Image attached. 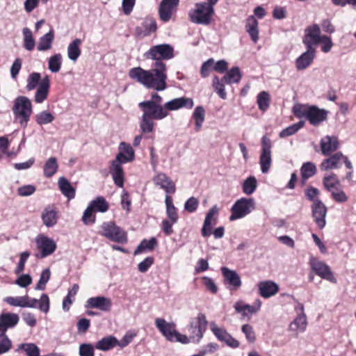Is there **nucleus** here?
<instances>
[{
    "mask_svg": "<svg viewBox=\"0 0 356 356\" xmlns=\"http://www.w3.org/2000/svg\"><path fill=\"white\" fill-rule=\"evenodd\" d=\"M213 13V6L207 2H202L196 3L195 9L189 13V16L193 23L208 25Z\"/></svg>",
    "mask_w": 356,
    "mask_h": 356,
    "instance_id": "6",
    "label": "nucleus"
},
{
    "mask_svg": "<svg viewBox=\"0 0 356 356\" xmlns=\"http://www.w3.org/2000/svg\"><path fill=\"white\" fill-rule=\"evenodd\" d=\"M270 95L268 92L261 91L257 95V103L260 111H266L270 106Z\"/></svg>",
    "mask_w": 356,
    "mask_h": 356,
    "instance_id": "43",
    "label": "nucleus"
},
{
    "mask_svg": "<svg viewBox=\"0 0 356 356\" xmlns=\"http://www.w3.org/2000/svg\"><path fill=\"white\" fill-rule=\"evenodd\" d=\"M54 39V33L53 29H51L47 33L42 36L38 42V50L44 51L49 50L51 48L52 42Z\"/></svg>",
    "mask_w": 356,
    "mask_h": 356,
    "instance_id": "37",
    "label": "nucleus"
},
{
    "mask_svg": "<svg viewBox=\"0 0 356 356\" xmlns=\"http://www.w3.org/2000/svg\"><path fill=\"white\" fill-rule=\"evenodd\" d=\"M13 112L15 120L26 128L33 113L31 101L26 96H18L14 100Z\"/></svg>",
    "mask_w": 356,
    "mask_h": 356,
    "instance_id": "4",
    "label": "nucleus"
},
{
    "mask_svg": "<svg viewBox=\"0 0 356 356\" xmlns=\"http://www.w3.org/2000/svg\"><path fill=\"white\" fill-rule=\"evenodd\" d=\"M258 289L261 296L268 298L278 292L279 286L274 282L268 280L259 282Z\"/></svg>",
    "mask_w": 356,
    "mask_h": 356,
    "instance_id": "30",
    "label": "nucleus"
},
{
    "mask_svg": "<svg viewBox=\"0 0 356 356\" xmlns=\"http://www.w3.org/2000/svg\"><path fill=\"white\" fill-rule=\"evenodd\" d=\"M35 190V187L33 185L28 184L18 188L17 193L19 195L26 197L33 194Z\"/></svg>",
    "mask_w": 356,
    "mask_h": 356,
    "instance_id": "63",
    "label": "nucleus"
},
{
    "mask_svg": "<svg viewBox=\"0 0 356 356\" xmlns=\"http://www.w3.org/2000/svg\"><path fill=\"white\" fill-rule=\"evenodd\" d=\"M295 309L298 313L296 318L290 323L289 330L295 332L296 334L304 332L307 326V317L304 313V306L299 303Z\"/></svg>",
    "mask_w": 356,
    "mask_h": 356,
    "instance_id": "16",
    "label": "nucleus"
},
{
    "mask_svg": "<svg viewBox=\"0 0 356 356\" xmlns=\"http://www.w3.org/2000/svg\"><path fill=\"white\" fill-rule=\"evenodd\" d=\"M143 113L140 121V129L143 134H149L153 131L154 122L153 120H161L165 117L158 118L157 114H154L152 111H149L143 107H140Z\"/></svg>",
    "mask_w": 356,
    "mask_h": 356,
    "instance_id": "15",
    "label": "nucleus"
},
{
    "mask_svg": "<svg viewBox=\"0 0 356 356\" xmlns=\"http://www.w3.org/2000/svg\"><path fill=\"white\" fill-rule=\"evenodd\" d=\"M307 50L296 60V67L298 70H304L313 62L316 56V48L306 47Z\"/></svg>",
    "mask_w": 356,
    "mask_h": 356,
    "instance_id": "28",
    "label": "nucleus"
},
{
    "mask_svg": "<svg viewBox=\"0 0 356 356\" xmlns=\"http://www.w3.org/2000/svg\"><path fill=\"white\" fill-rule=\"evenodd\" d=\"M42 79L38 72L31 73L26 80V89L28 91H31L39 86V84Z\"/></svg>",
    "mask_w": 356,
    "mask_h": 356,
    "instance_id": "49",
    "label": "nucleus"
},
{
    "mask_svg": "<svg viewBox=\"0 0 356 356\" xmlns=\"http://www.w3.org/2000/svg\"><path fill=\"white\" fill-rule=\"evenodd\" d=\"M58 168L57 159L55 157H50L44 163L43 168L44 175L46 177H51L56 173Z\"/></svg>",
    "mask_w": 356,
    "mask_h": 356,
    "instance_id": "40",
    "label": "nucleus"
},
{
    "mask_svg": "<svg viewBox=\"0 0 356 356\" xmlns=\"http://www.w3.org/2000/svg\"><path fill=\"white\" fill-rule=\"evenodd\" d=\"M321 45V51L324 53L329 52L333 47V42L331 38L327 35H323L320 40Z\"/></svg>",
    "mask_w": 356,
    "mask_h": 356,
    "instance_id": "64",
    "label": "nucleus"
},
{
    "mask_svg": "<svg viewBox=\"0 0 356 356\" xmlns=\"http://www.w3.org/2000/svg\"><path fill=\"white\" fill-rule=\"evenodd\" d=\"M27 298L26 296H17V297H6L4 298V301L11 306L26 307V300Z\"/></svg>",
    "mask_w": 356,
    "mask_h": 356,
    "instance_id": "54",
    "label": "nucleus"
},
{
    "mask_svg": "<svg viewBox=\"0 0 356 356\" xmlns=\"http://www.w3.org/2000/svg\"><path fill=\"white\" fill-rule=\"evenodd\" d=\"M137 335L136 332L132 330H129L126 332L124 336L120 341H118V346L120 348H124L128 346L133 340V339Z\"/></svg>",
    "mask_w": 356,
    "mask_h": 356,
    "instance_id": "61",
    "label": "nucleus"
},
{
    "mask_svg": "<svg viewBox=\"0 0 356 356\" xmlns=\"http://www.w3.org/2000/svg\"><path fill=\"white\" fill-rule=\"evenodd\" d=\"M35 243L38 249L40 252L41 258H44L51 255L56 249V243L55 241L43 234H39L37 236Z\"/></svg>",
    "mask_w": 356,
    "mask_h": 356,
    "instance_id": "13",
    "label": "nucleus"
},
{
    "mask_svg": "<svg viewBox=\"0 0 356 356\" xmlns=\"http://www.w3.org/2000/svg\"><path fill=\"white\" fill-rule=\"evenodd\" d=\"M155 185L163 189L167 194H173L175 191V184L165 173L159 172L153 178Z\"/></svg>",
    "mask_w": 356,
    "mask_h": 356,
    "instance_id": "26",
    "label": "nucleus"
},
{
    "mask_svg": "<svg viewBox=\"0 0 356 356\" xmlns=\"http://www.w3.org/2000/svg\"><path fill=\"white\" fill-rule=\"evenodd\" d=\"M23 350L27 356H40V349L34 343H22L18 346L17 350Z\"/></svg>",
    "mask_w": 356,
    "mask_h": 356,
    "instance_id": "51",
    "label": "nucleus"
},
{
    "mask_svg": "<svg viewBox=\"0 0 356 356\" xmlns=\"http://www.w3.org/2000/svg\"><path fill=\"white\" fill-rule=\"evenodd\" d=\"M58 187L62 194L69 200L75 197V189L72 186L69 181L65 177H60L58 179Z\"/></svg>",
    "mask_w": 356,
    "mask_h": 356,
    "instance_id": "36",
    "label": "nucleus"
},
{
    "mask_svg": "<svg viewBox=\"0 0 356 356\" xmlns=\"http://www.w3.org/2000/svg\"><path fill=\"white\" fill-rule=\"evenodd\" d=\"M26 297L27 298L26 300V307L38 308L45 314L49 312L50 301L49 296L46 293L42 294L39 300L30 298L27 295H26Z\"/></svg>",
    "mask_w": 356,
    "mask_h": 356,
    "instance_id": "25",
    "label": "nucleus"
},
{
    "mask_svg": "<svg viewBox=\"0 0 356 356\" xmlns=\"http://www.w3.org/2000/svg\"><path fill=\"white\" fill-rule=\"evenodd\" d=\"M211 330L219 341L225 343L228 346L234 348L239 346V342L234 339L225 329L219 327L213 323L211 325Z\"/></svg>",
    "mask_w": 356,
    "mask_h": 356,
    "instance_id": "22",
    "label": "nucleus"
},
{
    "mask_svg": "<svg viewBox=\"0 0 356 356\" xmlns=\"http://www.w3.org/2000/svg\"><path fill=\"white\" fill-rule=\"evenodd\" d=\"M271 141L270 138L266 136L262 137L261 139V152L259 157V164L262 173H267L271 166L272 157H271Z\"/></svg>",
    "mask_w": 356,
    "mask_h": 356,
    "instance_id": "12",
    "label": "nucleus"
},
{
    "mask_svg": "<svg viewBox=\"0 0 356 356\" xmlns=\"http://www.w3.org/2000/svg\"><path fill=\"white\" fill-rule=\"evenodd\" d=\"M135 158L134 150L131 146L124 142L119 145V153L115 159L111 162L109 172L116 186L120 188L124 186V173L122 164L134 161Z\"/></svg>",
    "mask_w": 356,
    "mask_h": 356,
    "instance_id": "2",
    "label": "nucleus"
},
{
    "mask_svg": "<svg viewBox=\"0 0 356 356\" xmlns=\"http://www.w3.org/2000/svg\"><path fill=\"white\" fill-rule=\"evenodd\" d=\"M261 306V302L259 299L252 305L245 304L242 300H238L234 305V308L235 312L241 314L243 318L248 317L250 318L252 314L257 313L260 310Z\"/></svg>",
    "mask_w": 356,
    "mask_h": 356,
    "instance_id": "18",
    "label": "nucleus"
},
{
    "mask_svg": "<svg viewBox=\"0 0 356 356\" xmlns=\"http://www.w3.org/2000/svg\"><path fill=\"white\" fill-rule=\"evenodd\" d=\"M213 64L214 60L213 58H209L202 65L200 74L201 76L204 78L207 77L211 71L213 70Z\"/></svg>",
    "mask_w": 356,
    "mask_h": 356,
    "instance_id": "60",
    "label": "nucleus"
},
{
    "mask_svg": "<svg viewBox=\"0 0 356 356\" xmlns=\"http://www.w3.org/2000/svg\"><path fill=\"white\" fill-rule=\"evenodd\" d=\"M322 35L318 25L313 24L305 29L302 42L306 47L316 48L315 45L320 43Z\"/></svg>",
    "mask_w": 356,
    "mask_h": 356,
    "instance_id": "17",
    "label": "nucleus"
},
{
    "mask_svg": "<svg viewBox=\"0 0 356 356\" xmlns=\"http://www.w3.org/2000/svg\"><path fill=\"white\" fill-rule=\"evenodd\" d=\"M118 340L113 336H107L102 338L95 345V348L99 350L108 351L117 346Z\"/></svg>",
    "mask_w": 356,
    "mask_h": 356,
    "instance_id": "34",
    "label": "nucleus"
},
{
    "mask_svg": "<svg viewBox=\"0 0 356 356\" xmlns=\"http://www.w3.org/2000/svg\"><path fill=\"white\" fill-rule=\"evenodd\" d=\"M157 241L155 238L152 237L149 240H143L139 245L134 251V254H139L144 251H151L156 245Z\"/></svg>",
    "mask_w": 356,
    "mask_h": 356,
    "instance_id": "44",
    "label": "nucleus"
},
{
    "mask_svg": "<svg viewBox=\"0 0 356 356\" xmlns=\"http://www.w3.org/2000/svg\"><path fill=\"white\" fill-rule=\"evenodd\" d=\"M320 147L322 154L330 155L339 147L338 138L335 136H325L321 139Z\"/></svg>",
    "mask_w": 356,
    "mask_h": 356,
    "instance_id": "23",
    "label": "nucleus"
},
{
    "mask_svg": "<svg viewBox=\"0 0 356 356\" xmlns=\"http://www.w3.org/2000/svg\"><path fill=\"white\" fill-rule=\"evenodd\" d=\"M294 115L305 118L313 126H318L327 118V112L315 106L296 104L293 108Z\"/></svg>",
    "mask_w": 356,
    "mask_h": 356,
    "instance_id": "3",
    "label": "nucleus"
},
{
    "mask_svg": "<svg viewBox=\"0 0 356 356\" xmlns=\"http://www.w3.org/2000/svg\"><path fill=\"white\" fill-rule=\"evenodd\" d=\"M55 118L50 112L42 111L35 115V120L38 125H44L51 123Z\"/></svg>",
    "mask_w": 356,
    "mask_h": 356,
    "instance_id": "47",
    "label": "nucleus"
},
{
    "mask_svg": "<svg viewBox=\"0 0 356 356\" xmlns=\"http://www.w3.org/2000/svg\"><path fill=\"white\" fill-rule=\"evenodd\" d=\"M62 65V56L60 54H56L48 60V69L53 73L59 72Z\"/></svg>",
    "mask_w": 356,
    "mask_h": 356,
    "instance_id": "46",
    "label": "nucleus"
},
{
    "mask_svg": "<svg viewBox=\"0 0 356 356\" xmlns=\"http://www.w3.org/2000/svg\"><path fill=\"white\" fill-rule=\"evenodd\" d=\"M337 184H339V180L335 174L330 173L324 177L323 185L327 190L330 191Z\"/></svg>",
    "mask_w": 356,
    "mask_h": 356,
    "instance_id": "55",
    "label": "nucleus"
},
{
    "mask_svg": "<svg viewBox=\"0 0 356 356\" xmlns=\"http://www.w3.org/2000/svg\"><path fill=\"white\" fill-rule=\"evenodd\" d=\"M51 275V272L49 268H46L44 270H42L40 280L36 284L35 289V290H44L45 289L46 284L49 280Z\"/></svg>",
    "mask_w": 356,
    "mask_h": 356,
    "instance_id": "56",
    "label": "nucleus"
},
{
    "mask_svg": "<svg viewBox=\"0 0 356 356\" xmlns=\"http://www.w3.org/2000/svg\"><path fill=\"white\" fill-rule=\"evenodd\" d=\"M94 213L95 211L92 209V207H91V206L89 204L88 207L84 211L82 216V221L83 224H93L95 222L96 218L95 216L93 214Z\"/></svg>",
    "mask_w": 356,
    "mask_h": 356,
    "instance_id": "57",
    "label": "nucleus"
},
{
    "mask_svg": "<svg viewBox=\"0 0 356 356\" xmlns=\"http://www.w3.org/2000/svg\"><path fill=\"white\" fill-rule=\"evenodd\" d=\"M207 321L203 314H198L195 318L191 321L188 325L189 337H187L189 343H198L203 337V333L206 330Z\"/></svg>",
    "mask_w": 356,
    "mask_h": 356,
    "instance_id": "7",
    "label": "nucleus"
},
{
    "mask_svg": "<svg viewBox=\"0 0 356 356\" xmlns=\"http://www.w3.org/2000/svg\"><path fill=\"white\" fill-rule=\"evenodd\" d=\"M156 21L152 18H146L140 26L136 28L138 35L145 37L156 31Z\"/></svg>",
    "mask_w": 356,
    "mask_h": 356,
    "instance_id": "33",
    "label": "nucleus"
},
{
    "mask_svg": "<svg viewBox=\"0 0 356 356\" xmlns=\"http://www.w3.org/2000/svg\"><path fill=\"white\" fill-rule=\"evenodd\" d=\"M255 209V202L252 198L241 197L232 207L231 221L242 218Z\"/></svg>",
    "mask_w": 356,
    "mask_h": 356,
    "instance_id": "9",
    "label": "nucleus"
},
{
    "mask_svg": "<svg viewBox=\"0 0 356 356\" xmlns=\"http://www.w3.org/2000/svg\"><path fill=\"white\" fill-rule=\"evenodd\" d=\"M342 159L343 153L341 152H337L330 155L327 159H323L320 164V169L322 171L339 169L341 166Z\"/></svg>",
    "mask_w": 356,
    "mask_h": 356,
    "instance_id": "27",
    "label": "nucleus"
},
{
    "mask_svg": "<svg viewBox=\"0 0 356 356\" xmlns=\"http://www.w3.org/2000/svg\"><path fill=\"white\" fill-rule=\"evenodd\" d=\"M43 224L47 227H51L57 223L58 212L53 207H46L41 216Z\"/></svg>",
    "mask_w": 356,
    "mask_h": 356,
    "instance_id": "32",
    "label": "nucleus"
},
{
    "mask_svg": "<svg viewBox=\"0 0 356 356\" xmlns=\"http://www.w3.org/2000/svg\"><path fill=\"white\" fill-rule=\"evenodd\" d=\"M257 187V181L254 177L250 176L245 179L242 185L243 192L246 195H252Z\"/></svg>",
    "mask_w": 356,
    "mask_h": 356,
    "instance_id": "48",
    "label": "nucleus"
},
{
    "mask_svg": "<svg viewBox=\"0 0 356 356\" xmlns=\"http://www.w3.org/2000/svg\"><path fill=\"white\" fill-rule=\"evenodd\" d=\"M179 0H162L159 8L161 20L168 22L177 10Z\"/></svg>",
    "mask_w": 356,
    "mask_h": 356,
    "instance_id": "19",
    "label": "nucleus"
},
{
    "mask_svg": "<svg viewBox=\"0 0 356 356\" xmlns=\"http://www.w3.org/2000/svg\"><path fill=\"white\" fill-rule=\"evenodd\" d=\"M155 325L168 341L187 344L188 341L187 336L177 331L176 325L174 322H167L164 318H156Z\"/></svg>",
    "mask_w": 356,
    "mask_h": 356,
    "instance_id": "5",
    "label": "nucleus"
},
{
    "mask_svg": "<svg viewBox=\"0 0 356 356\" xmlns=\"http://www.w3.org/2000/svg\"><path fill=\"white\" fill-rule=\"evenodd\" d=\"M24 36V47L28 51H32L35 44L31 31L29 28H24L22 31Z\"/></svg>",
    "mask_w": 356,
    "mask_h": 356,
    "instance_id": "50",
    "label": "nucleus"
},
{
    "mask_svg": "<svg viewBox=\"0 0 356 356\" xmlns=\"http://www.w3.org/2000/svg\"><path fill=\"white\" fill-rule=\"evenodd\" d=\"M193 106L194 102L191 98L181 97L173 99L165 103V111H177L182 108L191 109Z\"/></svg>",
    "mask_w": 356,
    "mask_h": 356,
    "instance_id": "24",
    "label": "nucleus"
},
{
    "mask_svg": "<svg viewBox=\"0 0 356 356\" xmlns=\"http://www.w3.org/2000/svg\"><path fill=\"white\" fill-rule=\"evenodd\" d=\"M241 331L245 334L248 341H249L250 343L254 342L256 337L252 325L249 324L243 325L241 327Z\"/></svg>",
    "mask_w": 356,
    "mask_h": 356,
    "instance_id": "58",
    "label": "nucleus"
},
{
    "mask_svg": "<svg viewBox=\"0 0 356 356\" xmlns=\"http://www.w3.org/2000/svg\"><path fill=\"white\" fill-rule=\"evenodd\" d=\"M79 356H95L94 347L90 343H82L79 348Z\"/></svg>",
    "mask_w": 356,
    "mask_h": 356,
    "instance_id": "59",
    "label": "nucleus"
},
{
    "mask_svg": "<svg viewBox=\"0 0 356 356\" xmlns=\"http://www.w3.org/2000/svg\"><path fill=\"white\" fill-rule=\"evenodd\" d=\"M50 88V80L49 76L46 75L40 81L39 86L34 95V101L38 104L44 102L49 95Z\"/></svg>",
    "mask_w": 356,
    "mask_h": 356,
    "instance_id": "29",
    "label": "nucleus"
},
{
    "mask_svg": "<svg viewBox=\"0 0 356 356\" xmlns=\"http://www.w3.org/2000/svg\"><path fill=\"white\" fill-rule=\"evenodd\" d=\"M99 234L109 240L120 243H125L127 241L126 232L113 222H104L99 227Z\"/></svg>",
    "mask_w": 356,
    "mask_h": 356,
    "instance_id": "8",
    "label": "nucleus"
},
{
    "mask_svg": "<svg viewBox=\"0 0 356 356\" xmlns=\"http://www.w3.org/2000/svg\"><path fill=\"white\" fill-rule=\"evenodd\" d=\"M222 275L225 279V282L229 285L230 291L238 290L242 285L240 275L234 270L227 267L220 268Z\"/></svg>",
    "mask_w": 356,
    "mask_h": 356,
    "instance_id": "20",
    "label": "nucleus"
},
{
    "mask_svg": "<svg viewBox=\"0 0 356 356\" xmlns=\"http://www.w3.org/2000/svg\"><path fill=\"white\" fill-rule=\"evenodd\" d=\"M90 205L95 212L105 213L109 208V204L103 197H97L90 202Z\"/></svg>",
    "mask_w": 356,
    "mask_h": 356,
    "instance_id": "41",
    "label": "nucleus"
},
{
    "mask_svg": "<svg viewBox=\"0 0 356 356\" xmlns=\"http://www.w3.org/2000/svg\"><path fill=\"white\" fill-rule=\"evenodd\" d=\"M147 59L154 60L152 69L144 70L140 67L131 68L129 77L140 83L147 89L163 91L167 88V68L163 60L174 57V49L168 44H161L152 47L144 54Z\"/></svg>",
    "mask_w": 356,
    "mask_h": 356,
    "instance_id": "1",
    "label": "nucleus"
},
{
    "mask_svg": "<svg viewBox=\"0 0 356 356\" xmlns=\"http://www.w3.org/2000/svg\"><path fill=\"white\" fill-rule=\"evenodd\" d=\"M309 264L312 271L321 278L330 282L331 283L336 284L337 279L334 277L333 272L330 267L325 262L318 260L314 257H310Z\"/></svg>",
    "mask_w": 356,
    "mask_h": 356,
    "instance_id": "10",
    "label": "nucleus"
},
{
    "mask_svg": "<svg viewBox=\"0 0 356 356\" xmlns=\"http://www.w3.org/2000/svg\"><path fill=\"white\" fill-rule=\"evenodd\" d=\"M112 305V300L109 298L96 296L88 298L85 307L88 309H98L106 312L111 310Z\"/></svg>",
    "mask_w": 356,
    "mask_h": 356,
    "instance_id": "21",
    "label": "nucleus"
},
{
    "mask_svg": "<svg viewBox=\"0 0 356 356\" xmlns=\"http://www.w3.org/2000/svg\"><path fill=\"white\" fill-rule=\"evenodd\" d=\"M218 209L217 206L212 207L206 215L203 227L202 229V234L203 236H209L211 235V226L216 223V219L215 216L218 213Z\"/></svg>",
    "mask_w": 356,
    "mask_h": 356,
    "instance_id": "31",
    "label": "nucleus"
},
{
    "mask_svg": "<svg viewBox=\"0 0 356 356\" xmlns=\"http://www.w3.org/2000/svg\"><path fill=\"white\" fill-rule=\"evenodd\" d=\"M312 213L314 221L318 227L323 229L326 225L325 217L327 214V207L318 199H316L312 205Z\"/></svg>",
    "mask_w": 356,
    "mask_h": 356,
    "instance_id": "14",
    "label": "nucleus"
},
{
    "mask_svg": "<svg viewBox=\"0 0 356 356\" xmlns=\"http://www.w3.org/2000/svg\"><path fill=\"white\" fill-rule=\"evenodd\" d=\"M199 205L198 200L195 197H191L186 200L184 204V209L188 212L193 213L196 211Z\"/></svg>",
    "mask_w": 356,
    "mask_h": 356,
    "instance_id": "62",
    "label": "nucleus"
},
{
    "mask_svg": "<svg viewBox=\"0 0 356 356\" xmlns=\"http://www.w3.org/2000/svg\"><path fill=\"white\" fill-rule=\"evenodd\" d=\"M82 41L79 38H76L72 40L67 47V56L70 60L76 61L81 55L80 46Z\"/></svg>",
    "mask_w": 356,
    "mask_h": 356,
    "instance_id": "35",
    "label": "nucleus"
},
{
    "mask_svg": "<svg viewBox=\"0 0 356 356\" xmlns=\"http://www.w3.org/2000/svg\"><path fill=\"white\" fill-rule=\"evenodd\" d=\"M193 118L195 120V129L198 131L200 130L205 118V111L203 106H198L195 108L193 113Z\"/></svg>",
    "mask_w": 356,
    "mask_h": 356,
    "instance_id": "45",
    "label": "nucleus"
},
{
    "mask_svg": "<svg viewBox=\"0 0 356 356\" xmlns=\"http://www.w3.org/2000/svg\"><path fill=\"white\" fill-rule=\"evenodd\" d=\"M258 22L254 16H250L247 19L246 31L249 33L252 41L256 43L259 38Z\"/></svg>",
    "mask_w": 356,
    "mask_h": 356,
    "instance_id": "38",
    "label": "nucleus"
},
{
    "mask_svg": "<svg viewBox=\"0 0 356 356\" xmlns=\"http://www.w3.org/2000/svg\"><path fill=\"white\" fill-rule=\"evenodd\" d=\"M316 171V167L312 162L305 163L300 169L301 176L304 179H307L312 177Z\"/></svg>",
    "mask_w": 356,
    "mask_h": 356,
    "instance_id": "53",
    "label": "nucleus"
},
{
    "mask_svg": "<svg viewBox=\"0 0 356 356\" xmlns=\"http://www.w3.org/2000/svg\"><path fill=\"white\" fill-rule=\"evenodd\" d=\"M162 102V97L154 92L152 95L151 99L140 102L138 106L152 111L154 114H157L158 118H166L168 115V112L165 111V104L161 105Z\"/></svg>",
    "mask_w": 356,
    "mask_h": 356,
    "instance_id": "11",
    "label": "nucleus"
},
{
    "mask_svg": "<svg viewBox=\"0 0 356 356\" xmlns=\"http://www.w3.org/2000/svg\"><path fill=\"white\" fill-rule=\"evenodd\" d=\"M242 74L238 67H234L229 70L227 71L225 76L222 77L223 80L227 84L231 85L238 83L241 79Z\"/></svg>",
    "mask_w": 356,
    "mask_h": 356,
    "instance_id": "39",
    "label": "nucleus"
},
{
    "mask_svg": "<svg viewBox=\"0 0 356 356\" xmlns=\"http://www.w3.org/2000/svg\"><path fill=\"white\" fill-rule=\"evenodd\" d=\"M225 80H223V78L220 79L217 76H214L213 77L212 86L215 92L222 99H227V92H225Z\"/></svg>",
    "mask_w": 356,
    "mask_h": 356,
    "instance_id": "42",
    "label": "nucleus"
},
{
    "mask_svg": "<svg viewBox=\"0 0 356 356\" xmlns=\"http://www.w3.org/2000/svg\"><path fill=\"white\" fill-rule=\"evenodd\" d=\"M305 125L304 121H300L297 123H295L291 126H289L288 127L283 129L280 133V138H286L290 136H292L295 134L298 130H300L301 128H302Z\"/></svg>",
    "mask_w": 356,
    "mask_h": 356,
    "instance_id": "52",
    "label": "nucleus"
}]
</instances>
